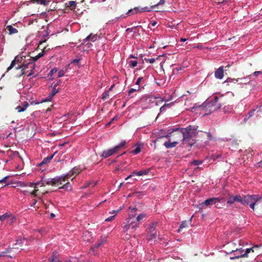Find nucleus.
I'll return each mask as SVG.
<instances>
[{
    "instance_id": "17",
    "label": "nucleus",
    "mask_w": 262,
    "mask_h": 262,
    "mask_svg": "<svg viewBox=\"0 0 262 262\" xmlns=\"http://www.w3.org/2000/svg\"><path fill=\"white\" fill-rule=\"evenodd\" d=\"M56 86L57 84L54 85L50 95L45 100H43L42 102L50 101L51 100L53 96L58 92V90L56 89Z\"/></svg>"
},
{
    "instance_id": "53",
    "label": "nucleus",
    "mask_w": 262,
    "mask_h": 262,
    "mask_svg": "<svg viewBox=\"0 0 262 262\" xmlns=\"http://www.w3.org/2000/svg\"><path fill=\"white\" fill-rule=\"evenodd\" d=\"M57 71V70L56 68L53 69L50 71L49 74H50L51 75H52L55 73H56Z\"/></svg>"
},
{
    "instance_id": "35",
    "label": "nucleus",
    "mask_w": 262,
    "mask_h": 262,
    "mask_svg": "<svg viewBox=\"0 0 262 262\" xmlns=\"http://www.w3.org/2000/svg\"><path fill=\"white\" fill-rule=\"evenodd\" d=\"M109 96V91H105L102 95V99L103 100H106L107 98H108Z\"/></svg>"
},
{
    "instance_id": "31",
    "label": "nucleus",
    "mask_w": 262,
    "mask_h": 262,
    "mask_svg": "<svg viewBox=\"0 0 262 262\" xmlns=\"http://www.w3.org/2000/svg\"><path fill=\"white\" fill-rule=\"evenodd\" d=\"M9 178V176H6L3 179L0 180V184L3 185V187L8 185V184L7 183V180Z\"/></svg>"
},
{
    "instance_id": "48",
    "label": "nucleus",
    "mask_w": 262,
    "mask_h": 262,
    "mask_svg": "<svg viewBox=\"0 0 262 262\" xmlns=\"http://www.w3.org/2000/svg\"><path fill=\"white\" fill-rule=\"evenodd\" d=\"M64 74V72L63 70H59L58 72V75H57V77H61L62 76H63Z\"/></svg>"
},
{
    "instance_id": "60",
    "label": "nucleus",
    "mask_w": 262,
    "mask_h": 262,
    "mask_svg": "<svg viewBox=\"0 0 262 262\" xmlns=\"http://www.w3.org/2000/svg\"><path fill=\"white\" fill-rule=\"evenodd\" d=\"M33 2L39 4L40 0H32Z\"/></svg>"
},
{
    "instance_id": "45",
    "label": "nucleus",
    "mask_w": 262,
    "mask_h": 262,
    "mask_svg": "<svg viewBox=\"0 0 262 262\" xmlns=\"http://www.w3.org/2000/svg\"><path fill=\"white\" fill-rule=\"evenodd\" d=\"M165 3V0H160V2L159 3H158L157 4L155 5L154 6H152V8L154 7H156V6H159V5H163Z\"/></svg>"
},
{
    "instance_id": "37",
    "label": "nucleus",
    "mask_w": 262,
    "mask_h": 262,
    "mask_svg": "<svg viewBox=\"0 0 262 262\" xmlns=\"http://www.w3.org/2000/svg\"><path fill=\"white\" fill-rule=\"evenodd\" d=\"M141 151V147L140 146H137L136 148L133 150L132 152L134 155H137Z\"/></svg>"
},
{
    "instance_id": "19",
    "label": "nucleus",
    "mask_w": 262,
    "mask_h": 262,
    "mask_svg": "<svg viewBox=\"0 0 262 262\" xmlns=\"http://www.w3.org/2000/svg\"><path fill=\"white\" fill-rule=\"evenodd\" d=\"M29 103L25 101L21 103V106L19 105L16 107V110H17V112L21 113L25 111L26 108L29 106Z\"/></svg>"
},
{
    "instance_id": "54",
    "label": "nucleus",
    "mask_w": 262,
    "mask_h": 262,
    "mask_svg": "<svg viewBox=\"0 0 262 262\" xmlns=\"http://www.w3.org/2000/svg\"><path fill=\"white\" fill-rule=\"evenodd\" d=\"M142 77H139L137 79V81H136V85H139L140 84V83L141 82V80L142 79Z\"/></svg>"
},
{
    "instance_id": "12",
    "label": "nucleus",
    "mask_w": 262,
    "mask_h": 262,
    "mask_svg": "<svg viewBox=\"0 0 262 262\" xmlns=\"http://www.w3.org/2000/svg\"><path fill=\"white\" fill-rule=\"evenodd\" d=\"M157 225V223H152L150 225V228L148 232V240H151L157 237V230L156 229Z\"/></svg>"
},
{
    "instance_id": "59",
    "label": "nucleus",
    "mask_w": 262,
    "mask_h": 262,
    "mask_svg": "<svg viewBox=\"0 0 262 262\" xmlns=\"http://www.w3.org/2000/svg\"><path fill=\"white\" fill-rule=\"evenodd\" d=\"M157 22L156 21H153L151 22V25L154 27L156 26L157 25Z\"/></svg>"
},
{
    "instance_id": "38",
    "label": "nucleus",
    "mask_w": 262,
    "mask_h": 262,
    "mask_svg": "<svg viewBox=\"0 0 262 262\" xmlns=\"http://www.w3.org/2000/svg\"><path fill=\"white\" fill-rule=\"evenodd\" d=\"M128 63L130 67L134 68L137 66V61L136 60H130Z\"/></svg>"
},
{
    "instance_id": "28",
    "label": "nucleus",
    "mask_w": 262,
    "mask_h": 262,
    "mask_svg": "<svg viewBox=\"0 0 262 262\" xmlns=\"http://www.w3.org/2000/svg\"><path fill=\"white\" fill-rule=\"evenodd\" d=\"M134 223L133 221H131V218L128 217L127 221V224L123 227V231L125 232L129 228L130 225Z\"/></svg>"
},
{
    "instance_id": "21",
    "label": "nucleus",
    "mask_w": 262,
    "mask_h": 262,
    "mask_svg": "<svg viewBox=\"0 0 262 262\" xmlns=\"http://www.w3.org/2000/svg\"><path fill=\"white\" fill-rule=\"evenodd\" d=\"M149 169H142L139 171L135 170L133 172V174H135L138 176L146 175L149 172Z\"/></svg>"
},
{
    "instance_id": "27",
    "label": "nucleus",
    "mask_w": 262,
    "mask_h": 262,
    "mask_svg": "<svg viewBox=\"0 0 262 262\" xmlns=\"http://www.w3.org/2000/svg\"><path fill=\"white\" fill-rule=\"evenodd\" d=\"M6 29L9 31V34L10 35L16 34L18 32L16 28L13 27L11 25L7 26Z\"/></svg>"
},
{
    "instance_id": "39",
    "label": "nucleus",
    "mask_w": 262,
    "mask_h": 262,
    "mask_svg": "<svg viewBox=\"0 0 262 262\" xmlns=\"http://www.w3.org/2000/svg\"><path fill=\"white\" fill-rule=\"evenodd\" d=\"M145 217V214H140L138 215V216L136 217V220L138 222L141 221L143 220V218Z\"/></svg>"
},
{
    "instance_id": "10",
    "label": "nucleus",
    "mask_w": 262,
    "mask_h": 262,
    "mask_svg": "<svg viewBox=\"0 0 262 262\" xmlns=\"http://www.w3.org/2000/svg\"><path fill=\"white\" fill-rule=\"evenodd\" d=\"M34 64H33L31 63V66H28L25 67H23L21 68L20 69H19L20 72L17 74L18 77H20L21 76H23L24 75L26 74L28 72H29V70L30 72L29 73V74L27 75V76H30L32 75L33 73V70H34Z\"/></svg>"
},
{
    "instance_id": "32",
    "label": "nucleus",
    "mask_w": 262,
    "mask_h": 262,
    "mask_svg": "<svg viewBox=\"0 0 262 262\" xmlns=\"http://www.w3.org/2000/svg\"><path fill=\"white\" fill-rule=\"evenodd\" d=\"M137 210V208H133L131 210H130V212L129 213V217L131 218V220L133 219V218H134L135 217V216L136 215V211Z\"/></svg>"
},
{
    "instance_id": "29",
    "label": "nucleus",
    "mask_w": 262,
    "mask_h": 262,
    "mask_svg": "<svg viewBox=\"0 0 262 262\" xmlns=\"http://www.w3.org/2000/svg\"><path fill=\"white\" fill-rule=\"evenodd\" d=\"M97 39V35H93L92 34H90L89 36H88L84 40L89 41L91 40L92 41H95Z\"/></svg>"
},
{
    "instance_id": "26",
    "label": "nucleus",
    "mask_w": 262,
    "mask_h": 262,
    "mask_svg": "<svg viewBox=\"0 0 262 262\" xmlns=\"http://www.w3.org/2000/svg\"><path fill=\"white\" fill-rule=\"evenodd\" d=\"M80 172V170L79 169V168H77V167H74L71 172H70V175H71V177H73V178H72V180L76 177V175H77L78 174H79Z\"/></svg>"
},
{
    "instance_id": "43",
    "label": "nucleus",
    "mask_w": 262,
    "mask_h": 262,
    "mask_svg": "<svg viewBox=\"0 0 262 262\" xmlns=\"http://www.w3.org/2000/svg\"><path fill=\"white\" fill-rule=\"evenodd\" d=\"M81 60L80 59H74L72 62H71V64L73 63V64H75L76 63L78 66V67L79 68L80 67V65L79 64L80 61Z\"/></svg>"
},
{
    "instance_id": "14",
    "label": "nucleus",
    "mask_w": 262,
    "mask_h": 262,
    "mask_svg": "<svg viewBox=\"0 0 262 262\" xmlns=\"http://www.w3.org/2000/svg\"><path fill=\"white\" fill-rule=\"evenodd\" d=\"M40 185V187H44L45 185H42L41 180L39 182H36V183H30L29 186L31 187H34V190L31 192V194L34 196H37V192L39 191L38 186Z\"/></svg>"
},
{
    "instance_id": "56",
    "label": "nucleus",
    "mask_w": 262,
    "mask_h": 262,
    "mask_svg": "<svg viewBox=\"0 0 262 262\" xmlns=\"http://www.w3.org/2000/svg\"><path fill=\"white\" fill-rule=\"evenodd\" d=\"M235 251V250H232V252H234L233 256H237L238 255H240V252H236Z\"/></svg>"
},
{
    "instance_id": "9",
    "label": "nucleus",
    "mask_w": 262,
    "mask_h": 262,
    "mask_svg": "<svg viewBox=\"0 0 262 262\" xmlns=\"http://www.w3.org/2000/svg\"><path fill=\"white\" fill-rule=\"evenodd\" d=\"M257 248H258L257 246H254L251 248H247L245 252H244V250L242 249V248L236 249L235 251L236 252H239L240 255L231 257L230 259H238L240 257H248V253H249L251 252H254V249H257Z\"/></svg>"
},
{
    "instance_id": "50",
    "label": "nucleus",
    "mask_w": 262,
    "mask_h": 262,
    "mask_svg": "<svg viewBox=\"0 0 262 262\" xmlns=\"http://www.w3.org/2000/svg\"><path fill=\"white\" fill-rule=\"evenodd\" d=\"M207 136V141H210V140H212V135L210 134V133H205Z\"/></svg>"
},
{
    "instance_id": "11",
    "label": "nucleus",
    "mask_w": 262,
    "mask_h": 262,
    "mask_svg": "<svg viewBox=\"0 0 262 262\" xmlns=\"http://www.w3.org/2000/svg\"><path fill=\"white\" fill-rule=\"evenodd\" d=\"M152 9V6H150L149 7H145L142 8L140 9H139L138 7H135L134 9H129L126 13V14L129 15L136 14L138 12H150L151 11Z\"/></svg>"
},
{
    "instance_id": "13",
    "label": "nucleus",
    "mask_w": 262,
    "mask_h": 262,
    "mask_svg": "<svg viewBox=\"0 0 262 262\" xmlns=\"http://www.w3.org/2000/svg\"><path fill=\"white\" fill-rule=\"evenodd\" d=\"M243 195H233L229 194V198L227 200V203L229 204H233L235 202H238L240 203L241 204H243Z\"/></svg>"
},
{
    "instance_id": "49",
    "label": "nucleus",
    "mask_w": 262,
    "mask_h": 262,
    "mask_svg": "<svg viewBox=\"0 0 262 262\" xmlns=\"http://www.w3.org/2000/svg\"><path fill=\"white\" fill-rule=\"evenodd\" d=\"M261 74H262V72L261 71H255L254 72V73H252V74H251V75H253L255 77H257L259 75H261Z\"/></svg>"
},
{
    "instance_id": "6",
    "label": "nucleus",
    "mask_w": 262,
    "mask_h": 262,
    "mask_svg": "<svg viewBox=\"0 0 262 262\" xmlns=\"http://www.w3.org/2000/svg\"><path fill=\"white\" fill-rule=\"evenodd\" d=\"M219 98L217 96H215L212 101L204 102L202 104V107H204L206 109V111L208 112L207 114L216 111L221 108L222 103L221 102H219Z\"/></svg>"
},
{
    "instance_id": "30",
    "label": "nucleus",
    "mask_w": 262,
    "mask_h": 262,
    "mask_svg": "<svg viewBox=\"0 0 262 262\" xmlns=\"http://www.w3.org/2000/svg\"><path fill=\"white\" fill-rule=\"evenodd\" d=\"M106 242V239L103 238L101 239L100 241H98L94 246V247L95 248H99L101 245L104 244Z\"/></svg>"
},
{
    "instance_id": "55",
    "label": "nucleus",
    "mask_w": 262,
    "mask_h": 262,
    "mask_svg": "<svg viewBox=\"0 0 262 262\" xmlns=\"http://www.w3.org/2000/svg\"><path fill=\"white\" fill-rule=\"evenodd\" d=\"M122 209V207H121L118 210H114L112 213L110 212V213H115V214L118 212L120 210Z\"/></svg>"
},
{
    "instance_id": "61",
    "label": "nucleus",
    "mask_w": 262,
    "mask_h": 262,
    "mask_svg": "<svg viewBox=\"0 0 262 262\" xmlns=\"http://www.w3.org/2000/svg\"><path fill=\"white\" fill-rule=\"evenodd\" d=\"M114 119H115V118H114L113 119H112V120H111L110 122H108V123H107V125H108H108H110L112 123V122H113V121H114Z\"/></svg>"
},
{
    "instance_id": "23",
    "label": "nucleus",
    "mask_w": 262,
    "mask_h": 262,
    "mask_svg": "<svg viewBox=\"0 0 262 262\" xmlns=\"http://www.w3.org/2000/svg\"><path fill=\"white\" fill-rule=\"evenodd\" d=\"M12 216V214L10 212H6V213L0 216V220L1 222L7 221Z\"/></svg>"
},
{
    "instance_id": "4",
    "label": "nucleus",
    "mask_w": 262,
    "mask_h": 262,
    "mask_svg": "<svg viewBox=\"0 0 262 262\" xmlns=\"http://www.w3.org/2000/svg\"><path fill=\"white\" fill-rule=\"evenodd\" d=\"M262 202V195L259 194H247L243 195V205H249L253 211L255 210V206Z\"/></svg>"
},
{
    "instance_id": "42",
    "label": "nucleus",
    "mask_w": 262,
    "mask_h": 262,
    "mask_svg": "<svg viewBox=\"0 0 262 262\" xmlns=\"http://www.w3.org/2000/svg\"><path fill=\"white\" fill-rule=\"evenodd\" d=\"M139 90V86L137 89H130L128 91V96H130V94L134 92L138 91Z\"/></svg>"
},
{
    "instance_id": "62",
    "label": "nucleus",
    "mask_w": 262,
    "mask_h": 262,
    "mask_svg": "<svg viewBox=\"0 0 262 262\" xmlns=\"http://www.w3.org/2000/svg\"><path fill=\"white\" fill-rule=\"evenodd\" d=\"M261 164H262V160H261L260 162L257 163V166L258 167H260Z\"/></svg>"
},
{
    "instance_id": "20",
    "label": "nucleus",
    "mask_w": 262,
    "mask_h": 262,
    "mask_svg": "<svg viewBox=\"0 0 262 262\" xmlns=\"http://www.w3.org/2000/svg\"><path fill=\"white\" fill-rule=\"evenodd\" d=\"M77 2L76 1H71L66 4V7L69 8L71 10L74 11Z\"/></svg>"
},
{
    "instance_id": "16",
    "label": "nucleus",
    "mask_w": 262,
    "mask_h": 262,
    "mask_svg": "<svg viewBox=\"0 0 262 262\" xmlns=\"http://www.w3.org/2000/svg\"><path fill=\"white\" fill-rule=\"evenodd\" d=\"M224 67L221 66L219 69H217L214 73V75L215 78L222 79L224 76Z\"/></svg>"
},
{
    "instance_id": "47",
    "label": "nucleus",
    "mask_w": 262,
    "mask_h": 262,
    "mask_svg": "<svg viewBox=\"0 0 262 262\" xmlns=\"http://www.w3.org/2000/svg\"><path fill=\"white\" fill-rule=\"evenodd\" d=\"M251 76V75H249L248 76L245 77L243 79L244 82L245 83H249L250 82V78Z\"/></svg>"
},
{
    "instance_id": "36",
    "label": "nucleus",
    "mask_w": 262,
    "mask_h": 262,
    "mask_svg": "<svg viewBox=\"0 0 262 262\" xmlns=\"http://www.w3.org/2000/svg\"><path fill=\"white\" fill-rule=\"evenodd\" d=\"M254 112H255V110H252V111H250V112L248 114V115L246 116V117L245 118V119H244V121H246V120H248L249 119H250V117H251L253 116V114H254Z\"/></svg>"
},
{
    "instance_id": "33",
    "label": "nucleus",
    "mask_w": 262,
    "mask_h": 262,
    "mask_svg": "<svg viewBox=\"0 0 262 262\" xmlns=\"http://www.w3.org/2000/svg\"><path fill=\"white\" fill-rule=\"evenodd\" d=\"M187 226V221H184L182 222L180 226V228L178 230V232H180L181 230L184 228H185Z\"/></svg>"
},
{
    "instance_id": "41",
    "label": "nucleus",
    "mask_w": 262,
    "mask_h": 262,
    "mask_svg": "<svg viewBox=\"0 0 262 262\" xmlns=\"http://www.w3.org/2000/svg\"><path fill=\"white\" fill-rule=\"evenodd\" d=\"M50 1H46V0H40L39 4L43 5V6H47L49 3H50Z\"/></svg>"
},
{
    "instance_id": "57",
    "label": "nucleus",
    "mask_w": 262,
    "mask_h": 262,
    "mask_svg": "<svg viewBox=\"0 0 262 262\" xmlns=\"http://www.w3.org/2000/svg\"><path fill=\"white\" fill-rule=\"evenodd\" d=\"M138 227V224H136L135 225H133L132 227V229L133 230H135V229Z\"/></svg>"
},
{
    "instance_id": "18",
    "label": "nucleus",
    "mask_w": 262,
    "mask_h": 262,
    "mask_svg": "<svg viewBox=\"0 0 262 262\" xmlns=\"http://www.w3.org/2000/svg\"><path fill=\"white\" fill-rule=\"evenodd\" d=\"M44 55V52L42 51L41 52L38 53L37 55L32 57L29 55L28 59L29 61H31V63L34 64V62L37 60L39 58H41Z\"/></svg>"
},
{
    "instance_id": "7",
    "label": "nucleus",
    "mask_w": 262,
    "mask_h": 262,
    "mask_svg": "<svg viewBox=\"0 0 262 262\" xmlns=\"http://www.w3.org/2000/svg\"><path fill=\"white\" fill-rule=\"evenodd\" d=\"M23 243L22 240H17L13 247L8 248L6 251L3 252L0 254V257L6 255V254L10 253V254L7 255L8 257L12 258L15 257V255L18 251L23 250L21 244Z\"/></svg>"
},
{
    "instance_id": "15",
    "label": "nucleus",
    "mask_w": 262,
    "mask_h": 262,
    "mask_svg": "<svg viewBox=\"0 0 262 262\" xmlns=\"http://www.w3.org/2000/svg\"><path fill=\"white\" fill-rule=\"evenodd\" d=\"M219 202V200L217 198H212L205 200L202 203V205H205L206 206H209L214 205L216 203Z\"/></svg>"
},
{
    "instance_id": "8",
    "label": "nucleus",
    "mask_w": 262,
    "mask_h": 262,
    "mask_svg": "<svg viewBox=\"0 0 262 262\" xmlns=\"http://www.w3.org/2000/svg\"><path fill=\"white\" fill-rule=\"evenodd\" d=\"M126 144L125 141L121 142L118 145L115 146L114 147L104 150L102 154L100 155V157L103 158H107L116 152H117L121 147L124 146Z\"/></svg>"
},
{
    "instance_id": "1",
    "label": "nucleus",
    "mask_w": 262,
    "mask_h": 262,
    "mask_svg": "<svg viewBox=\"0 0 262 262\" xmlns=\"http://www.w3.org/2000/svg\"><path fill=\"white\" fill-rule=\"evenodd\" d=\"M70 178V173H68L64 176L52 179L42 178L41 179L42 185H51L52 186L58 187L59 189L71 190L72 187L69 180Z\"/></svg>"
},
{
    "instance_id": "5",
    "label": "nucleus",
    "mask_w": 262,
    "mask_h": 262,
    "mask_svg": "<svg viewBox=\"0 0 262 262\" xmlns=\"http://www.w3.org/2000/svg\"><path fill=\"white\" fill-rule=\"evenodd\" d=\"M29 55L24 56L23 55H18L15 57L14 59L12 61L10 66L7 68V72H8L14 68L16 64L18 66L15 68V69L18 70L20 69L23 67L31 66V62L29 61Z\"/></svg>"
},
{
    "instance_id": "3",
    "label": "nucleus",
    "mask_w": 262,
    "mask_h": 262,
    "mask_svg": "<svg viewBox=\"0 0 262 262\" xmlns=\"http://www.w3.org/2000/svg\"><path fill=\"white\" fill-rule=\"evenodd\" d=\"M180 128H176L172 132L162 137L169 138L168 140L164 143V146L167 148L174 147L178 144L179 141H182V135Z\"/></svg>"
},
{
    "instance_id": "40",
    "label": "nucleus",
    "mask_w": 262,
    "mask_h": 262,
    "mask_svg": "<svg viewBox=\"0 0 262 262\" xmlns=\"http://www.w3.org/2000/svg\"><path fill=\"white\" fill-rule=\"evenodd\" d=\"M202 163V161L200 160H193L191 162V164L194 166L200 165Z\"/></svg>"
},
{
    "instance_id": "46",
    "label": "nucleus",
    "mask_w": 262,
    "mask_h": 262,
    "mask_svg": "<svg viewBox=\"0 0 262 262\" xmlns=\"http://www.w3.org/2000/svg\"><path fill=\"white\" fill-rule=\"evenodd\" d=\"M144 60H145L146 61H147V62H149L150 63L152 64L155 61V59L154 58H144Z\"/></svg>"
},
{
    "instance_id": "2",
    "label": "nucleus",
    "mask_w": 262,
    "mask_h": 262,
    "mask_svg": "<svg viewBox=\"0 0 262 262\" xmlns=\"http://www.w3.org/2000/svg\"><path fill=\"white\" fill-rule=\"evenodd\" d=\"M197 127L194 125H189L186 128H180L182 135V144H187L188 146L191 147L194 144L193 139L198 134Z\"/></svg>"
},
{
    "instance_id": "22",
    "label": "nucleus",
    "mask_w": 262,
    "mask_h": 262,
    "mask_svg": "<svg viewBox=\"0 0 262 262\" xmlns=\"http://www.w3.org/2000/svg\"><path fill=\"white\" fill-rule=\"evenodd\" d=\"M219 200V202L216 203L214 205L216 208H222L225 206V200L223 198H217Z\"/></svg>"
},
{
    "instance_id": "51",
    "label": "nucleus",
    "mask_w": 262,
    "mask_h": 262,
    "mask_svg": "<svg viewBox=\"0 0 262 262\" xmlns=\"http://www.w3.org/2000/svg\"><path fill=\"white\" fill-rule=\"evenodd\" d=\"M48 192L47 191H44L42 190V189H39V191H38L37 192V196L39 195V194H44L46 193H47Z\"/></svg>"
},
{
    "instance_id": "25",
    "label": "nucleus",
    "mask_w": 262,
    "mask_h": 262,
    "mask_svg": "<svg viewBox=\"0 0 262 262\" xmlns=\"http://www.w3.org/2000/svg\"><path fill=\"white\" fill-rule=\"evenodd\" d=\"M55 154L56 152H55L54 154L50 156L47 157V158H44L42 162L39 164V165L41 166L42 165L49 163L51 161V160L53 159Z\"/></svg>"
},
{
    "instance_id": "34",
    "label": "nucleus",
    "mask_w": 262,
    "mask_h": 262,
    "mask_svg": "<svg viewBox=\"0 0 262 262\" xmlns=\"http://www.w3.org/2000/svg\"><path fill=\"white\" fill-rule=\"evenodd\" d=\"M172 104L173 103H165V104H164L161 107L160 112H162L164 111L167 107H169L170 105H172Z\"/></svg>"
},
{
    "instance_id": "63",
    "label": "nucleus",
    "mask_w": 262,
    "mask_h": 262,
    "mask_svg": "<svg viewBox=\"0 0 262 262\" xmlns=\"http://www.w3.org/2000/svg\"><path fill=\"white\" fill-rule=\"evenodd\" d=\"M176 69L178 71H179L180 70H181L182 69V68L181 67H180L179 68H176Z\"/></svg>"
},
{
    "instance_id": "24",
    "label": "nucleus",
    "mask_w": 262,
    "mask_h": 262,
    "mask_svg": "<svg viewBox=\"0 0 262 262\" xmlns=\"http://www.w3.org/2000/svg\"><path fill=\"white\" fill-rule=\"evenodd\" d=\"M57 254L56 252H54L53 253V255L51 258H49V262H70L68 261H62L61 260H59V259L56 256V254Z\"/></svg>"
},
{
    "instance_id": "44",
    "label": "nucleus",
    "mask_w": 262,
    "mask_h": 262,
    "mask_svg": "<svg viewBox=\"0 0 262 262\" xmlns=\"http://www.w3.org/2000/svg\"><path fill=\"white\" fill-rule=\"evenodd\" d=\"M16 220V218L14 216L10 217V219L8 220V222L9 224H12Z\"/></svg>"
},
{
    "instance_id": "52",
    "label": "nucleus",
    "mask_w": 262,
    "mask_h": 262,
    "mask_svg": "<svg viewBox=\"0 0 262 262\" xmlns=\"http://www.w3.org/2000/svg\"><path fill=\"white\" fill-rule=\"evenodd\" d=\"M115 215H113V216H110V217H108V218H107V219H106L105 220V221L106 222H110V221H112V220L114 219V217H115Z\"/></svg>"
},
{
    "instance_id": "64",
    "label": "nucleus",
    "mask_w": 262,
    "mask_h": 262,
    "mask_svg": "<svg viewBox=\"0 0 262 262\" xmlns=\"http://www.w3.org/2000/svg\"><path fill=\"white\" fill-rule=\"evenodd\" d=\"M50 216H51V218H53V217H54L55 216V214L54 213H51L50 214Z\"/></svg>"
},
{
    "instance_id": "58",
    "label": "nucleus",
    "mask_w": 262,
    "mask_h": 262,
    "mask_svg": "<svg viewBox=\"0 0 262 262\" xmlns=\"http://www.w3.org/2000/svg\"><path fill=\"white\" fill-rule=\"evenodd\" d=\"M114 86H115V84H112V85L111 86V87L110 88V89H109V90H108V91H112V90H113V88H114Z\"/></svg>"
}]
</instances>
